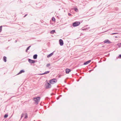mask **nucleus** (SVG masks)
<instances>
[{
    "label": "nucleus",
    "mask_w": 121,
    "mask_h": 121,
    "mask_svg": "<svg viewBox=\"0 0 121 121\" xmlns=\"http://www.w3.org/2000/svg\"><path fill=\"white\" fill-rule=\"evenodd\" d=\"M40 98V97H38L35 98L34 99V100L35 102V104H37L38 103V102H39Z\"/></svg>",
    "instance_id": "1"
},
{
    "label": "nucleus",
    "mask_w": 121,
    "mask_h": 121,
    "mask_svg": "<svg viewBox=\"0 0 121 121\" xmlns=\"http://www.w3.org/2000/svg\"><path fill=\"white\" fill-rule=\"evenodd\" d=\"M45 88L47 89L50 88L51 87V84L48 82L45 84Z\"/></svg>",
    "instance_id": "2"
},
{
    "label": "nucleus",
    "mask_w": 121,
    "mask_h": 121,
    "mask_svg": "<svg viewBox=\"0 0 121 121\" xmlns=\"http://www.w3.org/2000/svg\"><path fill=\"white\" fill-rule=\"evenodd\" d=\"M57 81V80L56 79L53 78L52 79L50 80L49 81L50 83L51 84H53L56 83Z\"/></svg>",
    "instance_id": "3"
},
{
    "label": "nucleus",
    "mask_w": 121,
    "mask_h": 121,
    "mask_svg": "<svg viewBox=\"0 0 121 121\" xmlns=\"http://www.w3.org/2000/svg\"><path fill=\"white\" fill-rule=\"evenodd\" d=\"M80 24L79 22H76L73 23L72 25L73 27H76L79 26Z\"/></svg>",
    "instance_id": "4"
},
{
    "label": "nucleus",
    "mask_w": 121,
    "mask_h": 121,
    "mask_svg": "<svg viewBox=\"0 0 121 121\" xmlns=\"http://www.w3.org/2000/svg\"><path fill=\"white\" fill-rule=\"evenodd\" d=\"M59 43L60 45L61 46H62L64 44L63 40L61 39H60L59 41Z\"/></svg>",
    "instance_id": "5"
},
{
    "label": "nucleus",
    "mask_w": 121,
    "mask_h": 121,
    "mask_svg": "<svg viewBox=\"0 0 121 121\" xmlns=\"http://www.w3.org/2000/svg\"><path fill=\"white\" fill-rule=\"evenodd\" d=\"M104 43L109 44L111 43V42L108 39H107L105 40L104 41Z\"/></svg>",
    "instance_id": "6"
},
{
    "label": "nucleus",
    "mask_w": 121,
    "mask_h": 121,
    "mask_svg": "<svg viewBox=\"0 0 121 121\" xmlns=\"http://www.w3.org/2000/svg\"><path fill=\"white\" fill-rule=\"evenodd\" d=\"M29 62L30 63H34L35 62V61L34 60H32L30 59H29L28 60Z\"/></svg>",
    "instance_id": "7"
},
{
    "label": "nucleus",
    "mask_w": 121,
    "mask_h": 121,
    "mask_svg": "<svg viewBox=\"0 0 121 121\" xmlns=\"http://www.w3.org/2000/svg\"><path fill=\"white\" fill-rule=\"evenodd\" d=\"M71 71V70L70 69H69L67 68L66 69L65 71L67 73H69V72H70Z\"/></svg>",
    "instance_id": "8"
},
{
    "label": "nucleus",
    "mask_w": 121,
    "mask_h": 121,
    "mask_svg": "<svg viewBox=\"0 0 121 121\" xmlns=\"http://www.w3.org/2000/svg\"><path fill=\"white\" fill-rule=\"evenodd\" d=\"M91 60H89L88 61H87L86 62H84V65H86L88 64L89 63L91 62Z\"/></svg>",
    "instance_id": "9"
},
{
    "label": "nucleus",
    "mask_w": 121,
    "mask_h": 121,
    "mask_svg": "<svg viewBox=\"0 0 121 121\" xmlns=\"http://www.w3.org/2000/svg\"><path fill=\"white\" fill-rule=\"evenodd\" d=\"M54 52L49 54L47 56L48 58H49L53 54Z\"/></svg>",
    "instance_id": "10"
},
{
    "label": "nucleus",
    "mask_w": 121,
    "mask_h": 121,
    "mask_svg": "<svg viewBox=\"0 0 121 121\" xmlns=\"http://www.w3.org/2000/svg\"><path fill=\"white\" fill-rule=\"evenodd\" d=\"M24 72H25V71L24 70H21L20 71V72H19V73L17 74V75H18V74H20L22 73H24Z\"/></svg>",
    "instance_id": "11"
},
{
    "label": "nucleus",
    "mask_w": 121,
    "mask_h": 121,
    "mask_svg": "<svg viewBox=\"0 0 121 121\" xmlns=\"http://www.w3.org/2000/svg\"><path fill=\"white\" fill-rule=\"evenodd\" d=\"M37 55L36 54L34 55L33 56V58L34 59H36L37 58Z\"/></svg>",
    "instance_id": "12"
},
{
    "label": "nucleus",
    "mask_w": 121,
    "mask_h": 121,
    "mask_svg": "<svg viewBox=\"0 0 121 121\" xmlns=\"http://www.w3.org/2000/svg\"><path fill=\"white\" fill-rule=\"evenodd\" d=\"M3 60L5 62H6V57L5 56H4L3 57Z\"/></svg>",
    "instance_id": "13"
},
{
    "label": "nucleus",
    "mask_w": 121,
    "mask_h": 121,
    "mask_svg": "<svg viewBox=\"0 0 121 121\" xmlns=\"http://www.w3.org/2000/svg\"><path fill=\"white\" fill-rule=\"evenodd\" d=\"M55 30H52L50 32V33L51 34H53L55 32Z\"/></svg>",
    "instance_id": "14"
},
{
    "label": "nucleus",
    "mask_w": 121,
    "mask_h": 121,
    "mask_svg": "<svg viewBox=\"0 0 121 121\" xmlns=\"http://www.w3.org/2000/svg\"><path fill=\"white\" fill-rule=\"evenodd\" d=\"M50 71H46L44 73V74H47V73H50Z\"/></svg>",
    "instance_id": "15"
},
{
    "label": "nucleus",
    "mask_w": 121,
    "mask_h": 121,
    "mask_svg": "<svg viewBox=\"0 0 121 121\" xmlns=\"http://www.w3.org/2000/svg\"><path fill=\"white\" fill-rule=\"evenodd\" d=\"M25 117H24L25 119H26L27 118V115L26 113L25 114Z\"/></svg>",
    "instance_id": "16"
},
{
    "label": "nucleus",
    "mask_w": 121,
    "mask_h": 121,
    "mask_svg": "<svg viewBox=\"0 0 121 121\" xmlns=\"http://www.w3.org/2000/svg\"><path fill=\"white\" fill-rule=\"evenodd\" d=\"M8 114H5L4 115V118H6L7 117H8Z\"/></svg>",
    "instance_id": "17"
},
{
    "label": "nucleus",
    "mask_w": 121,
    "mask_h": 121,
    "mask_svg": "<svg viewBox=\"0 0 121 121\" xmlns=\"http://www.w3.org/2000/svg\"><path fill=\"white\" fill-rule=\"evenodd\" d=\"M117 45H118L119 47H121V43H117Z\"/></svg>",
    "instance_id": "18"
},
{
    "label": "nucleus",
    "mask_w": 121,
    "mask_h": 121,
    "mask_svg": "<svg viewBox=\"0 0 121 121\" xmlns=\"http://www.w3.org/2000/svg\"><path fill=\"white\" fill-rule=\"evenodd\" d=\"M2 26H0V32H1L2 31Z\"/></svg>",
    "instance_id": "19"
},
{
    "label": "nucleus",
    "mask_w": 121,
    "mask_h": 121,
    "mask_svg": "<svg viewBox=\"0 0 121 121\" xmlns=\"http://www.w3.org/2000/svg\"><path fill=\"white\" fill-rule=\"evenodd\" d=\"M52 20L53 21H55V19L54 17H52Z\"/></svg>",
    "instance_id": "20"
},
{
    "label": "nucleus",
    "mask_w": 121,
    "mask_h": 121,
    "mask_svg": "<svg viewBox=\"0 0 121 121\" xmlns=\"http://www.w3.org/2000/svg\"><path fill=\"white\" fill-rule=\"evenodd\" d=\"M50 65V64L49 63L47 64L46 65V66L47 67H49Z\"/></svg>",
    "instance_id": "21"
},
{
    "label": "nucleus",
    "mask_w": 121,
    "mask_h": 121,
    "mask_svg": "<svg viewBox=\"0 0 121 121\" xmlns=\"http://www.w3.org/2000/svg\"><path fill=\"white\" fill-rule=\"evenodd\" d=\"M24 115V113H22L21 116V119L23 117Z\"/></svg>",
    "instance_id": "22"
},
{
    "label": "nucleus",
    "mask_w": 121,
    "mask_h": 121,
    "mask_svg": "<svg viewBox=\"0 0 121 121\" xmlns=\"http://www.w3.org/2000/svg\"><path fill=\"white\" fill-rule=\"evenodd\" d=\"M114 37H115L116 38H118V37H119V36H118V35H117V36H114Z\"/></svg>",
    "instance_id": "23"
},
{
    "label": "nucleus",
    "mask_w": 121,
    "mask_h": 121,
    "mask_svg": "<svg viewBox=\"0 0 121 121\" xmlns=\"http://www.w3.org/2000/svg\"><path fill=\"white\" fill-rule=\"evenodd\" d=\"M31 47V46H29L28 47H27V50H28L29 49H30V47Z\"/></svg>",
    "instance_id": "24"
},
{
    "label": "nucleus",
    "mask_w": 121,
    "mask_h": 121,
    "mask_svg": "<svg viewBox=\"0 0 121 121\" xmlns=\"http://www.w3.org/2000/svg\"><path fill=\"white\" fill-rule=\"evenodd\" d=\"M87 28H84L83 29H82V30H87Z\"/></svg>",
    "instance_id": "25"
},
{
    "label": "nucleus",
    "mask_w": 121,
    "mask_h": 121,
    "mask_svg": "<svg viewBox=\"0 0 121 121\" xmlns=\"http://www.w3.org/2000/svg\"><path fill=\"white\" fill-rule=\"evenodd\" d=\"M118 57L119 58H121V55H119V56H118Z\"/></svg>",
    "instance_id": "26"
},
{
    "label": "nucleus",
    "mask_w": 121,
    "mask_h": 121,
    "mask_svg": "<svg viewBox=\"0 0 121 121\" xmlns=\"http://www.w3.org/2000/svg\"><path fill=\"white\" fill-rule=\"evenodd\" d=\"M68 15L69 16H71V13H68Z\"/></svg>",
    "instance_id": "27"
},
{
    "label": "nucleus",
    "mask_w": 121,
    "mask_h": 121,
    "mask_svg": "<svg viewBox=\"0 0 121 121\" xmlns=\"http://www.w3.org/2000/svg\"><path fill=\"white\" fill-rule=\"evenodd\" d=\"M43 74H44V73H40V74H39V75H43Z\"/></svg>",
    "instance_id": "28"
},
{
    "label": "nucleus",
    "mask_w": 121,
    "mask_h": 121,
    "mask_svg": "<svg viewBox=\"0 0 121 121\" xmlns=\"http://www.w3.org/2000/svg\"><path fill=\"white\" fill-rule=\"evenodd\" d=\"M119 33H115L114 32V35L116 34H118Z\"/></svg>",
    "instance_id": "29"
},
{
    "label": "nucleus",
    "mask_w": 121,
    "mask_h": 121,
    "mask_svg": "<svg viewBox=\"0 0 121 121\" xmlns=\"http://www.w3.org/2000/svg\"><path fill=\"white\" fill-rule=\"evenodd\" d=\"M27 15V14H26L24 17H25Z\"/></svg>",
    "instance_id": "30"
},
{
    "label": "nucleus",
    "mask_w": 121,
    "mask_h": 121,
    "mask_svg": "<svg viewBox=\"0 0 121 121\" xmlns=\"http://www.w3.org/2000/svg\"><path fill=\"white\" fill-rule=\"evenodd\" d=\"M115 9H116L117 10L118 9L117 8H116Z\"/></svg>",
    "instance_id": "31"
},
{
    "label": "nucleus",
    "mask_w": 121,
    "mask_h": 121,
    "mask_svg": "<svg viewBox=\"0 0 121 121\" xmlns=\"http://www.w3.org/2000/svg\"><path fill=\"white\" fill-rule=\"evenodd\" d=\"M61 75H59V78H60V77L61 76Z\"/></svg>",
    "instance_id": "32"
},
{
    "label": "nucleus",
    "mask_w": 121,
    "mask_h": 121,
    "mask_svg": "<svg viewBox=\"0 0 121 121\" xmlns=\"http://www.w3.org/2000/svg\"><path fill=\"white\" fill-rule=\"evenodd\" d=\"M59 97H57V100H58V99H59Z\"/></svg>",
    "instance_id": "33"
},
{
    "label": "nucleus",
    "mask_w": 121,
    "mask_h": 121,
    "mask_svg": "<svg viewBox=\"0 0 121 121\" xmlns=\"http://www.w3.org/2000/svg\"><path fill=\"white\" fill-rule=\"evenodd\" d=\"M78 9H77L76 8L75 9V11H76V10H78Z\"/></svg>",
    "instance_id": "34"
},
{
    "label": "nucleus",
    "mask_w": 121,
    "mask_h": 121,
    "mask_svg": "<svg viewBox=\"0 0 121 121\" xmlns=\"http://www.w3.org/2000/svg\"><path fill=\"white\" fill-rule=\"evenodd\" d=\"M28 50H27V49H26V52H27Z\"/></svg>",
    "instance_id": "35"
},
{
    "label": "nucleus",
    "mask_w": 121,
    "mask_h": 121,
    "mask_svg": "<svg viewBox=\"0 0 121 121\" xmlns=\"http://www.w3.org/2000/svg\"><path fill=\"white\" fill-rule=\"evenodd\" d=\"M17 40H16L15 41V43H16L17 42Z\"/></svg>",
    "instance_id": "36"
},
{
    "label": "nucleus",
    "mask_w": 121,
    "mask_h": 121,
    "mask_svg": "<svg viewBox=\"0 0 121 121\" xmlns=\"http://www.w3.org/2000/svg\"><path fill=\"white\" fill-rule=\"evenodd\" d=\"M104 47V45L102 46V47Z\"/></svg>",
    "instance_id": "37"
},
{
    "label": "nucleus",
    "mask_w": 121,
    "mask_h": 121,
    "mask_svg": "<svg viewBox=\"0 0 121 121\" xmlns=\"http://www.w3.org/2000/svg\"><path fill=\"white\" fill-rule=\"evenodd\" d=\"M111 34L113 35L114 34H113V33H112V34Z\"/></svg>",
    "instance_id": "38"
},
{
    "label": "nucleus",
    "mask_w": 121,
    "mask_h": 121,
    "mask_svg": "<svg viewBox=\"0 0 121 121\" xmlns=\"http://www.w3.org/2000/svg\"><path fill=\"white\" fill-rule=\"evenodd\" d=\"M116 29V28H115V29L114 28V30H115V29Z\"/></svg>",
    "instance_id": "39"
}]
</instances>
